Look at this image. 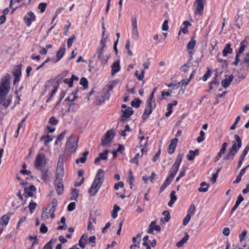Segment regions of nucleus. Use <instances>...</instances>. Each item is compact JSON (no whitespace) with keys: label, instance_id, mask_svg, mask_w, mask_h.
<instances>
[{"label":"nucleus","instance_id":"obj_1","mask_svg":"<svg viewBox=\"0 0 249 249\" xmlns=\"http://www.w3.org/2000/svg\"><path fill=\"white\" fill-rule=\"evenodd\" d=\"M11 76L7 73L4 75L0 81V104L7 107L12 102V97L9 96L6 100V96L10 89Z\"/></svg>","mask_w":249,"mask_h":249},{"label":"nucleus","instance_id":"obj_2","mask_svg":"<svg viewBox=\"0 0 249 249\" xmlns=\"http://www.w3.org/2000/svg\"><path fill=\"white\" fill-rule=\"evenodd\" d=\"M105 180V172L103 170L98 169L95 177L88 192L91 196H95L102 186Z\"/></svg>","mask_w":249,"mask_h":249},{"label":"nucleus","instance_id":"obj_3","mask_svg":"<svg viewBox=\"0 0 249 249\" xmlns=\"http://www.w3.org/2000/svg\"><path fill=\"white\" fill-rule=\"evenodd\" d=\"M235 141H232V146L230 148L226 155L224 157V160H232L239 149L242 146V140L239 135L234 136Z\"/></svg>","mask_w":249,"mask_h":249},{"label":"nucleus","instance_id":"obj_4","mask_svg":"<svg viewBox=\"0 0 249 249\" xmlns=\"http://www.w3.org/2000/svg\"><path fill=\"white\" fill-rule=\"evenodd\" d=\"M47 164V160L45 156L43 153H38L34 161V166L37 170L45 168Z\"/></svg>","mask_w":249,"mask_h":249},{"label":"nucleus","instance_id":"obj_5","mask_svg":"<svg viewBox=\"0 0 249 249\" xmlns=\"http://www.w3.org/2000/svg\"><path fill=\"white\" fill-rule=\"evenodd\" d=\"M183 157V154H178L177 155V159L170 170L169 176H170L171 178H174L178 172L179 167L182 161Z\"/></svg>","mask_w":249,"mask_h":249},{"label":"nucleus","instance_id":"obj_6","mask_svg":"<svg viewBox=\"0 0 249 249\" xmlns=\"http://www.w3.org/2000/svg\"><path fill=\"white\" fill-rule=\"evenodd\" d=\"M78 138L75 139L73 136H71L66 143V149L71 153H74L78 144Z\"/></svg>","mask_w":249,"mask_h":249},{"label":"nucleus","instance_id":"obj_7","mask_svg":"<svg viewBox=\"0 0 249 249\" xmlns=\"http://www.w3.org/2000/svg\"><path fill=\"white\" fill-rule=\"evenodd\" d=\"M115 133L113 129H110L105 133L103 138H102V145L106 146L107 144L111 142L115 136Z\"/></svg>","mask_w":249,"mask_h":249},{"label":"nucleus","instance_id":"obj_8","mask_svg":"<svg viewBox=\"0 0 249 249\" xmlns=\"http://www.w3.org/2000/svg\"><path fill=\"white\" fill-rule=\"evenodd\" d=\"M100 46L97 48L96 52L94 54L93 58L97 57L98 59H102L103 56H105L103 54L105 48L106 47V41L105 39H102L100 41Z\"/></svg>","mask_w":249,"mask_h":249},{"label":"nucleus","instance_id":"obj_9","mask_svg":"<svg viewBox=\"0 0 249 249\" xmlns=\"http://www.w3.org/2000/svg\"><path fill=\"white\" fill-rule=\"evenodd\" d=\"M63 179H54V185L58 195L62 194L64 191V185L62 182Z\"/></svg>","mask_w":249,"mask_h":249},{"label":"nucleus","instance_id":"obj_10","mask_svg":"<svg viewBox=\"0 0 249 249\" xmlns=\"http://www.w3.org/2000/svg\"><path fill=\"white\" fill-rule=\"evenodd\" d=\"M205 2V0H196L194 5L196 4V6L194 12L195 14L202 15Z\"/></svg>","mask_w":249,"mask_h":249},{"label":"nucleus","instance_id":"obj_11","mask_svg":"<svg viewBox=\"0 0 249 249\" xmlns=\"http://www.w3.org/2000/svg\"><path fill=\"white\" fill-rule=\"evenodd\" d=\"M36 17L32 12H29L26 16L24 17V20L27 26L31 25L32 22L35 20Z\"/></svg>","mask_w":249,"mask_h":249},{"label":"nucleus","instance_id":"obj_12","mask_svg":"<svg viewBox=\"0 0 249 249\" xmlns=\"http://www.w3.org/2000/svg\"><path fill=\"white\" fill-rule=\"evenodd\" d=\"M36 191V188L34 185H31L29 187H25L24 188V196L25 197L28 196L33 197L34 196L33 192Z\"/></svg>","mask_w":249,"mask_h":249},{"label":"nucleus","instance_id":"obj_13","mask_svg":"<svg viewBox=\"0 0 249 249\" xmlns=\"http://www.w3.org/2000/svg\"><path fill=\"white\" fill-rule=\"evenodd\" d=\"M178 142V139L177 138H175L171 140L168 149V153L169 154H172L175 152Z\"/></svg>","mask_w":249,"mask_h":249},{"label":"nucleus","instance_id":"obj_14","mask_svg":"<svg viewBox=\"0 0 249 249\" xmlns=\"http://www.w3.org/2000/svg\"><path fill=\"white\" fill-rule=\"evenodd\" d=\"M120 69V61L118 60L114 62L111 66V75H114L119 71Z\"/></svg>","mask_w":249,"mask_h":249},{"label":"nucleus","instance_id":"obj_15","mask_svg":"<svg viewBox=\"0 0 249 249\" xmlns=\"http://www.w3.org/2000/svg\"><path fill=\"white\" fill-rule=\"evenodd\" d=\"M65 46L63 45L62 47H60L59 50L57 51L56 53V57L57 58L55 60L53 61L54 63L57 62L58 61H59L64 56L65 53Z\"/></svg>","mask_w":249,"mask_h":249},{"label":"nucleus","instance_id":"obj_16","mask_svg":"<svg viewBox=\"0 0 249 249\" xmlns=\"http://www.w3.org/2000/svg\"><path fill=\"white\" fill-rule=\"evenodd\" d=\"M228 76V79H225L223 80L221 82V85L222 87L224 88H228L231 84V81L233 80V76L232 75H230L228 76V75H226V77Z\"/></svg>","mask_w":249,"mask_h":249},{"label":"nucleus","instance_id":"obj_17","mask_svg":"<svg viewBox=\"0 0 249 249\" xmlns=\"http://www.w3.org/2000/svg\"><path fill=\"white\" fill-rule=\"evenodd\" d=\"M57 205V200L56 198H53L50 205L46 208V211H49V213H51V212H54Z\"/></svg>","mask_w":249,"mask_h":249},{"label":"nucleus","instance_id":"obj_18","mask_svg":"<svg viewBox=\"0 0 249 249\" xmlns=\"http://www.w3.org/2000/svg\"><path fill=\"white\" fill-rule=\"evenodd\" d=\"M247 233V231H242V233L239 235L240 242V247L243 248V245L247 244H249V239L245 241L244 239V237L246 236Z\"/></svg>","mask_w":249,"mask_h":249},{"label":"nucleus","instance_id":"obj_19","mask_svg":"<svg viewBox=\"0 0 249 249\" xmlns=\"http://www.w3.org/2000/svg\"><path fill=\"white\" fill-rule=\"evenodd\" d=\"M123 114L121 116L122 118H129L134 113V111L130 107H128L125 110H122Z\"/></svg>","mask_w":249,"mask_h":249},{"label":"nucleus","instance_id":"obj_20","mask_svg":"<svg viewBox=\"0 0 249 249\" xmlns=\"http://www.w3.org/2000/svg\"><path fill=\"white\" fill-rule=\"evenodd\" d=\"M173 179V178H171V177L168 176L163 183L160 186V192H162L168 186H169L172 182Z\"/></svg>","mask_w":249,"mask_h":249},{"label":"nucleus","instance_id":"obj_21","mask_svg":"<svg viewBox=\"0 0 249 249\" xmlns=\"http://www.w3.org/2000/svg\"><path fill=\"white\" fill-rule=\"evenodd\" d=\"M199 151L198 149H195L194 151L190 150L189 154L187 155V158L189 160H193L195 156L198 155Z\"/></svg>","mask_w":249,"mask_h":249},{"label":"nucleus","instance_id":"obj_22","mask_svg":"<svg viewBox=\"0 0 249 249\" xmlns=\"http://www.w3.org/2000/svg\"><path fill=\"white\" fill-rule=\"evenodd\" d=\"M243 200L244 198L241 195L238 196L235 204L231 210V214L233 213L236 210L239 204L243 201Z\"/></svg>","mask_w":249,"mask_h":249},{"label":"nucleus","instance_id":"obj_23","mask_svg":"<svg viewBox=\"0 0 249 249\" xmlns=\"http://www.w3.org/2000/svg\"><path fill=\"white\" fill-rule=\"evenodd\" d=\"M64 175V168H56L54 179H63Z\"/></svg>","mask_w":249,"mask_h":249},{"label":"nucleus","instance_id":"obj_24","mask_svg":"<svg viewBox=\"0 0 249 249\" xmlns=\"http://www.w3.org/2000/svg\"><path fill=\"white\" fill-rule=\"evenodd\" d=\"M232 52V49L231 48V45L228 43L226 45L222 51V54L224 56H227L228 54H231Z\"/></svg>","mask_w":249,"mask_h":249},{"label":"nucleus","instance_id":"obj_25","mask_svg":"<svg viewBox=\"0 0 249 249\" xmlns=\"http://www.w3.org/2000/svg\"><path fill=\"white\" fill-rule=\"evenodd\" d=\"M89 152L88 151H86L84 152L82 154V157L76 159L75 160V162L77 164H78L79 163H85L86 160H87V157L89 155Z\"/></svg>","mask_w":249,"mask_h":249},{"label":"nucleus","instance_id":"obj_26","mask_svg":"<svg viewBox=\"0 0 249 249\" xmlns=\"http://www.w3.org/2000/svg\"><path fill=\"white\" fill-rule=\"evenodd\" d=\"M153 109V108L145 107L144 111L142 115V119L143 120H146L148 119L149 116L152 113Z\"/></svg>","mask_w":249,"mask_h":249},{"label":"nucleus","instance_id":"obj_27","mask_svg":"<svg viewBox=\"0 0 249 249\" xmlns=\"http://www.w3.org/2000/svg\"><path fill=\"white\" fill-rule=\"evenodd\" d=\"M22 65H18L16 66L13 71V74L15 76H20L21 75Z\"/></svg>","mask_w":249,"mask_h":249},{"label":"nucleus","instance_id":"obj_28","mask_svg":"<svg viewBox=\"0 0 249 249\" xmlns=\"http://www.w3.org/2000/svg\"><path fill=\"white\" fill-rule=\"evenodd\" d=\"M185 236L177 243L176 246L177 247L180 248L182 247L184 244L186 243L187 241H188L189 237V235L187 232H185Z\"/></svg>","mask_w":249,"mask_h":249},{"label":"nucleus","instance_id":"obj_29","mask_svg":"<svg viewBox=\"0 0 249 249\" xmlns=\"http://www.w3.org/2000/svg\"><path fill=\"white\" fill-rule=\"evenodd\" d=\"M71 195L70 200L77 201V197L79 196L78 190L76 188H72L71 191Z\"/></svg>","mask_w":249,"mask_h":249},{"label":"nucleus","instance_id":"obj_30","mask_svg":"<svg viewBox=\"0 0 249 249\" xmlns=\"http://www.w3.org/2000/svg\"><path fill=\"white\" fill-rule=\"evenodd\" d=\"M120 208L119 206L115 204L113 206V209L111 212V216L113 218H116L118 216V212L120 211Z\"/></svg>","mask_w":249,"mask_h":249},{"label":"nucleus","instance_id":"obj_31","mask_svg":"<svg viewBox=\"0 0 249 249\" xmlns=\"http://www.w3.org/2000/svg\"><path fill=\"white\" fill-rule=\"evenodd\" d=\"M201 187L198 189L200 192H206L209 188V185L205 182H202L200 184Z\"/></svg>","mask_w":249,"mask_h":249},{"label":"nucleus","instance_id":"obj_32","mask_svg":"<svg viewBox=\"0 0 249 249\" xmlns=\"http://www.w3.org/2000/svg\"><path fill=\"white\" fill-rule=\"evenodd\" d=\"M142 103V101L138 98H136L131 102V106L132 107L139 108Z\"/></svg>","mask_w":249,"mask_h":249},{"label":"nucleus","instance_id":"obj_33","mask_svg":"<svg viewBox=\"0 0 249 249\" xmlns=\"http://www.w3.org/2000/svg\"><path fill=\"white\" fill-rule=\"evenodd\" d=\"M39 170L41 172L42 179L45 181L48 180L49 178V176L48 175V170L45 168Z\"/></svg>","mask_w":249,"mask_h":249},{"label":"nucleus","instance_id":"obj_34","mask_svg":"<svg viewBox=\"0 0 249 249\" xmlns=\"http://www.w3.org/2000/svg\"><path fill=\"white\" fill-rule=\"evenodd\" d=\"M196 44V40L194 38H191L187 44V50H193L195 47Z\"/></svg>","mask_w":249,"mask_h":249},{"label":"nucleus","instance_id":"obj_35","mask_svg":"<svg viewBox=\"0 0 249 249\" xmlns=\"http://www.w3.org/2000/svg\"><path fill=\"white\" fill-rule=\"evenodd\" d=\"M140 158H142V155H140L139 153H137L133 159L130 160V162L132 163H135L136 165H139V159Z\"/></svg>","mask_w":249,"mask_h":249},{"label":"nucleus","instance_id":"obj_36","mask_svg":"<svg viewBox=\"0 0 249 249\" xmlns=\"http://www.w3.org/2000/svg\"><path fill=\"white\" fill-rule=\"evenodd\" d=\"M80 84L82 85L85 89L88 88L89 82L88 80L85 77H82L80 79Z\"/></svg>","mask_w":249,"mask_h":249},{"label":"nucleus","instance_id":"obj_37","mask_svg":"<svg viewBox=\"0 0 249 249\" xmlns=\"http://www.w3.org/2000/svg\"><path fill=\"white\" fill-rule=\"evenodd\" d=\"M144 70H142L141 71V74L139 73V71H136L135 72V75L137 77V78L139 81L143 80L144 78Z\"/></svg>","mask_w":249,"mask_h":249},{"label":"nucleus","instance_id":"obj_38","mask_svg":"<svg viewBox=\"0 0 249 249\" xmlns=\"http://www.w3.org/2000/svg\"><path fill=\"white\" fill-rule=\"evenodd\" d=\"M58 87H59V85H58L57 86H56V87H55L53 89L52 91L50 96L46 100L47 103L50 102L52 100L53 96L57 92V91L58 90Z\"/></svg>","mask_w":249,"mask_h":249},{"label":"nucleus","instance_id":"obj_39","mask_svg":"<svg viewBox=\"0 0 249 249\" xmlns=\"http://www.w3.org/2000/svg\"><path fill=\"white\" fill-rule=\"evenodd\" d=\"M10 216L7 215H4L1 217V224L5 226L7 225L9 222Z\"/></svg>","mask_w":249,"mask_h":249},{"label":"nucleus","instance_id":"obj_40","mask_svg":"<svg viewBox=\"0 0 249 249\" xmlns=\"http://www.w3.org/2000/svg\"><path fill=\"white\" fill-rule=\"evenodd\" d=\"M66 132H67V130H65L62 133H61V134H59L57 136L56 140L55 142V144H56V145L58 144V142L59 141L62 140L64 139L65 135L66 134Z\"/></svg>","mask_w":249,"mask_h":249},{"label":"nucleus","instance_id":"obj_41","mask_svg":"<svg viewBox=\"0 0 249 249\" xmlns=\"http://www.w3.org/2000/svg\"><path fill=\"white\" fill-rule=\"evenodd\" d=\"M162 214L164 216H165V217L164 218V222H168L170 220V219L171 218L170 214L169 211H167V210L164 211L162 213Z\"/></svg>","mask_w":249,"mask_h":249},{"label":"nucleus","instance_id":"obj_42","mask_svg":"<svg viewBox=\"0 0 249 249\" xmlns=\"http://www.w3.org/2000/svg\"><path fill=\"white\" fill-rule=\"evenodd\" d=\"M108 152V150L107 149L104 151V152L100 153L99 154L98 157L101 159V160H106L107 159Z\"/></svg>","mask_w":249,"mask_h":249},{"label":"nucleus","instance_id":"obj_43","mask_svg":"<svg viewBox=\"0 0 249 249\" xmlns=\"http://www.w3.org/2000/svg\"><path fill=\"white\" fill-rule=\"evenodd\" d=\"M56 168H64L63 157L62 155L59 157Z\"/></svg>","mask_w":249,"mask_h":249},{"label":"nucleus","instance_id":"obj_44","mask_svg":"<svg viewBox=\"0 0 249 249\" xmlns=\"http://www.w3.org/2000/svg\"><path fill=\"white\" fill-rule=\"evenodd\" d=\"M132 20V29H137V16L135 15L131 18Z\"/></svg>","mask_w":249,"mask_h":249},{"label":"nucleus","instance_id":"obj_45","mask_svg":"<svg viewBox=\"0 0 249 249\" xmlns=\"http://www.w3.org/2000/svg\"><path fill=\"white\" fill-rule=\"evenodd\" d=\"M212 74L211 71L210 69L207 68V71L206 72V73L203 75V76L202 77V79L204 81H206L208 78H209Z\"/></svg>","mask_w":249,"mask_h":249},{"label":"nucleus","instance_id":"obj_46","mask_svg":"<svg viewBox=\"0 0 249 249\" xmlns=\"http://www.w3.org/2000/svg\"><path fill=\"white\" fill-rule=\"evenodd\" d=\"M95 240H96L95 236H94V235L91 236L89 238V239L88 240V242H87V244L92 243L91 247H94L96 245Z\"/></svg>","mask_w":249,"mask_h":249},{"label":"nucleus","instance_id":"obj_47","mask_svg":"<svg viewBox=\"0 0 249 249\" xmlns=\"http://www.w3.org/2000/svg\"><path fill=\"white\" fill-rule=\"evenodd\" d=\"M155 106H156V104L155 103V101H151V100H147L146 103V107L154 108L155 107Z\"/></svg>","mask_w":249,"mask_h":249},{"label":"nucleus","instance_id":"obj_48","mask_svg":"<svg viewBox=\"0 0 249 249\" xmlns=\"http://www.w3.org/2000/svg\"><path fill=\"white\" fill-rule=\"evenodd\" d=\"M249 151V144H248L245 148L242 153H241L240 157L245 159V157L247 155L248 152Z\"/></svg>","mask_w":249,"mask_h":249},{"label":"nucleus","instance_id":"obj_49","mask_svg":"<svg viewBox=\"0 0 249 249\" xmlns=\"http://www.w3.org/2000/svg\"><path fill=\"white\" fill-rule=\"evenodd\" d=\"M76 37H75V35H73L70 38H69L68 40V41H67V44H68V47L69 48H70L71 46H72V44L74 41V40H75Z\"/></svg>","mask_w":249,"mask_h":249},{"label":"nucleus","instance_id":"obj_50","mask_svg":"<svg viewBox=\"0 0 249 249\" xmlns=\"http://www.w3.org/2000/svg\"><path fill=\"white\" fill-rule=\"evenodd\" d=\"M205 132L201 130L199 133V136L197 138V142L198 143L201 142L204 140Z\"/></svg>","mask_w":249,"mask_h":249},{"label":"nucleus","instance_id":"obj_51","mask_svg":"<svg viewBox=\"0 0 249 249\" xmlns=\"http://www.w3.org/2000/svg\"><path fill=\"white\" fill-rule=\"evenodd\" d=\"M47 5L46 3L42 2L39 4L38 8L41 13H43L45 11Z\"/></svg>","mask_w":249,"mask_h":249},{"label":"nucleus","instance_id":"obj_52","mask_svg":"<svg viewBox=\"0 0 249 249\" xmlns=\"http://www.w3.org/2000/svg\"><path fill=\"white\" fill-rule=\"evenodd\" d=\"M227 145H228V144L227 142H224L222 144V147L218 153L222 155L223 154H224L226 150Z\"/></svg>","mask_w":249,"mask_h":249},{"label":"nucleus","instance_id":"obj_53","mask_svg":"<svg viewBox=\"0 0 249 249\" xmlns=\"http://www.w3.org/2000/svg\"><path fill=\"white\" fill-rule=\"evenodd\" d=\"M58 123V121L53 116L51 117L49 121L52 125H56Z\"/></svg>","mask_w":249,"mask_h":249},{"label":"nucleus","instance_id":"obj_54","mask_svg":"<svg viewBox=\"0 0 249 249\" xmlns=\"http://www.w3.org/2000/svg\"><path fill=\"white\" fill-rule=\"evenodd\" d=\"M190 67V62H188L187 63L184 64L180 68V69H182L183 71L184 72H187L189 69Z\"/></svg>","mask_w":249,"mask_h":249},{"label":"nucleus","instance_id":"obj_55","mask_svg":"<svg viewBox=\"0 0 249 249\" xmlns=\"http://www.w3.org/2000/svg\"><path fill=\"white\" fill-rule=\"evenodd\" d=\"M36 203L35 202H31L29 205V208L30 210V212L31 213H33L35 211L36 206Z\"/></svg>","mask_w":249,"mask_h":249},{"label":"nucleus","instance_id":"obj_56","mask_svg":"<svg viewBox=\"0 0 249 249\" xmlns=\"http://www.w3.org/2000/svg\"><path fill=\"white\" fill-rule=\"evenodd\" d=\"M191 215L190 214H187L186 216L184 218L183 220V225L186 226L188 224L189 221L190 220Z\"/></svg>","mask_w":249,"mask_h":249},{"label":"nucleus","instance_id":"obj_57","mask_svg":"<svg viewBox=\"0 0 249 249\" xmlns=\"http://www.w3.org/2000/svg\"><path fill=\"white\" fill-rule=\"evenodd\" d=\"M75 206L76 203L75 202H71L68 205L67 210L69 212H71L75 209Z\"/></svg>","mask_w":249,"mask_h":249},{"label":"nucleus","instance_id":"obj_58","mask_svg":"<svg viewBox=\"0 0 249 249\" xmlns=\"http://www.w3.org/2000/svg\"><path fill=\"white\" fill-rule=\"evenodd\" d=\"M39 230L40 232L46 233L48 231V228L44 223H43L41 224Z\"/></svg>","mask_w":249,"mask_h":249},{"label":"nucleus","instance_id":"obj_59","mask_svg":"<svg viewBox=\"0 0 249 249\" xmlns=\"http://www.w3.org/2000/svg\"><path fill=\"white\" fill-rule=\"evenodd\" d=\"M243 42H244L243 41L241 42L240 47L238 52H237V53H236V54H238L239 55L241 53H242L244 51V50H245V48L246 47L245 45H244Z\"/></svg>","mask_w":249,"mask_h":249},{"label":"nucleus","instance_id":"obj_60","mask_svg":"<svg viewBox=\"0 0 249 249\" xmlns=\"http://www.w3.org/2000/svg\"><path fill=\"white\" fill-rule=\"evenodd\" d=\"M196 211V207L194 204H191L188 211V214L191 215L194 214Z\"/></svg>","mask_w":249,"mask_h":249},{"label":"nucleus","instance_id":"obj_61","mask_svg":"<svg viewBox=\"0 0 249 249\" xmlns=\"http://www.w3.org/2000/svg\"><path fill=\"white\" fill-rule=\"evenodd\" d=\"M50 213H49V211H43L41 214V219L45 220L49 218V214Z\"/></svg>","mask_w":249,"mask_h":249},{"label":"nucleus","instance_id":"obj_62","mask_svg":"<svg viewBox=\"0 0 249 249\" xmlns=\"http://www.w3.org/2000/svg\"><path fill=\"white\" fill-rule=\"evenodd\" d=\"M63 82H64L65 84H68V86H69L70 88H72V87H73V82L71 81V78H70V79L66 78V79H64V80H63Z\"/></svg>","mask_w":249,"mask_h":249},{"label":"nucleus","instance_id":"obj_63","mask_svg":"<svg viewBox=\"0 0 249 249\" xmlns=\"http://www.w3.org/2000/svg\"><path fill=\"white\" fill-rule=\"evenodd\" d=\"M124 184L123 182L120 181L118 183L115 184L114 188L115 190H117L119 189V187L123 188L124 187Z\"/></svg>","mask_w":249,"mask_h":249},{"label":"nucleus","instance_id":"obj_64","mask_svg":"<svg viewBox=\"0 0 249 249\" xmlns=\"http://www.w3.org/2000/svg\"><path fill=\"white\" fill-rule=\"evenodd\" d=\"M168 21L167 20H165L162 24V29L164 31H166L168 30L169 27L168 25Z\"/></svg>","mask_w":249,"mask_h":249}]
</instances>
